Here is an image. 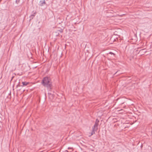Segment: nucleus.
<instances>
[{
	"instance_id": "5",
	"label": "nucleus",
	"mask_w": 152,
	"mask_h": 152,
	"mask_svg": "<svg viewBox=\"0 0 152 152\" xmlns=\"http://www.w3.org/2000/svg\"><path fill=\"white\" fill-rule=\"evenodd\" d=\"M40 5L41 6H42L43 5V4H45L46 2L45 0L44 1H40L39 2Z\"/></svg>"
},
{
	"instance_id": "4",
	"label": "nucleus",
	"mask_w": 152,
	"mask_h": 152,
	"mask_svg": "<svg viewBox=\"0 0 152 152\" xmlns=\"http://www.w3.org/2000/svg\"><path fill=\"white\" fill-rule=\"evenodd\" d=\"M29 83L28 82H22V84H23L22 86H21L22 87H23L24 86H26Z\"/></svg>"
},
{
	"instance_id": "8",
	"label": "nucleus",
	"mask_w": 152,
	"mask_h": 152,
	"mask_svg": "<svg viewBox=\"0 0 152 152\" xmlns=\"http://www.w3.org/2000/svg\"><path fill=\"white\" fill-rule=\"evenodd\" d=\"M99 121L97 119L96 120V121L95 122V123L99 124Z\"/></svg>"
},
{
	"instance_id": "2",
	"label": "nucleus",
	"mask_w": 152,
	"mask_h": 152,
	"mask_svg": "<svg viewBox=\"0 0 152 152\" xmlns=\"http://www.w3.org/2000/svg\"><path fill=\"white\" fill-rule=\"evenodd\" d=\"M63 32V31L62 29L60 30H57L53 32V34L54 36H57L59 35H60V34L62 33Z\"/></svg>"
},
{
	"instance_id": "9",
	"label": "nucleus",
	"mask_w": 152,
	"mask_h": 152,
	"mask_svg": "<svg viewBox=\"0 0 152 152\" xmlns=\"http://www.w3.org/2000/svg\"><path fill=\"white\" fill-rule=\"evenodd\" d=\"M20 0H16V3H17V2H19V1H20Z\"/></svg>"
},
{
	"instance_id": "7",
	"label": "nucleus",
	"mask_w": 152,
	"mask_h": 152,
	"mask_svg": "<svg viewBox=\"0 0 152 152\" xmlns=\"http://www.w3.org/2000/svg\"><path fill=\"white\" fill-rule=\"evenodd\" d=\"M97 130H94V129H92V131L91 132V134L90 135V136L94 134H95V131H96Z\"/></svg>"
},
{
	"instance_id": "6",
	"label": "nucleus",
	"mask_w": 152,
	"mask_h": 152,
	"mask_svg": "<svg viewBox=\"0 0 152 152\" xmlns=\"http://www.w3.org/2000/svg\"><path fill=\"white\" fill-rule=\"evenodd\" d=\"M36 14V12L33 13L32 14H31V16H30V18H31L30 19H33L35 15Z\"/></svg>"
},
{
	"instance_id": "3",
	"label": "nucleus",
	"mask_w": 152,
	"mask_h": 152,
	"mask_svg": "<svg viewBox=\"0 0 152 152\" xmlns=\"http://www.w3.org/2000/svg\"><path fill=\"white\" fill-rule=\"evenodd\" d=\"M98 125V124L95 123L94 126L92 127V129H94V130H97Z\"/></svg>"
},
{
	"instance_id": "1",
	"label": "nucleus",
	"mask_w": 152,
	"mask_h": 152,
	"mask_svg": "<svg viewBox=\"0 0 152 152\" xmlns=\"http://www.w3.org/2000/svg\"><path fill=\"white\" fill-rule=\"evenodd\" d=\"M42 85L47 87L49 90L51 89L52 84L51 80L49 77H45L43 78L42 81Z\"/></svg>"
},
{
	"instance_id": "10",
	"label": "nucleus",
	"mask_w": 152,
	"mask_h": 152,
	"mask_svg": "<svg viewBox=\"0 0 152 152\" xmlns=\"http://www.w3.org/2000/svg\"><path fill=\"white\" fill-rule=\"evenodd\" d=\"M48 94H49L51 96H53V95L52 94H49V93Z\"/></svg>"
}]
</instances>
